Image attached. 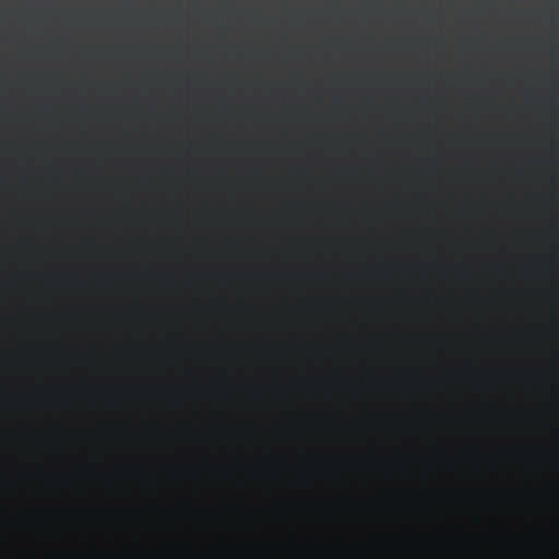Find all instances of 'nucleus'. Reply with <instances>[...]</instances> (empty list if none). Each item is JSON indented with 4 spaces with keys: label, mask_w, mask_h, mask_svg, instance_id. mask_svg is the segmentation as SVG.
Instances as JSON below:
<instances>
[{
    "label": "nucleus",
    "mask_w": 559,
    "mask_h": 559,
    "mask_svg": "<svg viewBox=\"0 0 559 559\" xmlns=\"http://www.w3.org/2000/svg\"><path fill=\"white\" fill-rule=\"evenodd\" d=\"M475 9L481 13H492L495 11L492 3H481L477 4Z\"/></svg>",
    "instance_id": "1"
},
{
    "label": "nucleus",
    "mask_w": 559,
    "mask_h": 559,
    "mask_svg": "<svg viewBox=\"0 0 559 559\" xmlns=\"http://www.w3.org/2000/svg\"><path fill=\"white\" fill-rule=\"evenodd\" d=\"M224 9L228 12H231L234 10V7L230 3H227L224 5Z\"/></svg>",
    "instance_id": "3"
},
{
    "label": "nucleus",
    "mask_w": 559,
    "mask_h": 559,
    "mask_svg": "<svg viewBox=\"0 0 559 559\" xmlns=\"http://www.w3.org/2000/svg\"><path fill=\"white\" fill-rule=\"evenodd\" d=\"M337 4L335 3H332V4H328L326 5V10L330 11V12H335L337 10Z\"/></svg>",
    "instance_id": "2"
},
{
    "label": "nucleus",
    "mask_w": 559,
    "mask_h": 559,
    "mask_svg": "<svg viewBox=\"0 0 559 559\" xmlns=\"http://www.w3.org/2000/svg\"><path fill=\"white\" fill-rule=\"evenodd\" d=\"M407 8H408V5L405 3V4L403 5V9L406 11V10H407Z\"/></svg>",
    "instance_id": "5"
},
{
    "label": "nucleus",
    "mask_w": 559,
    "mask_h": 559,
    "mask_svg": "<svg viewBox=\"0 0 559 559\" xmlns=\"http://www.w3.org/2000/svg\"><path fill=\"white\" fill-rule=\"evenodd\" d=\"M377 8H378V5H374V4L364 5V9H368V10H376Z\"/></svg>",
    "instance_id": "4"
}]
</instances>
